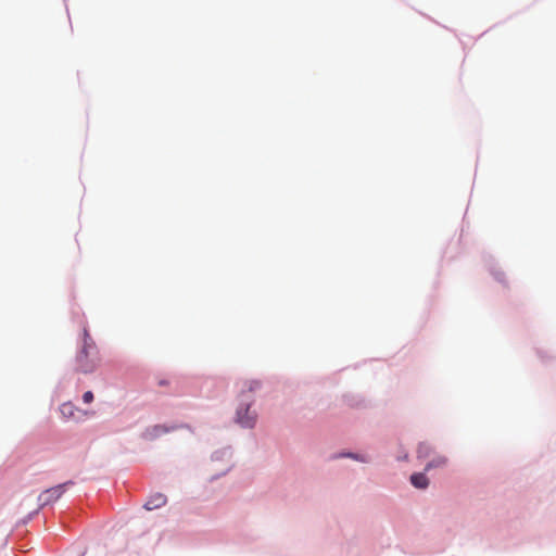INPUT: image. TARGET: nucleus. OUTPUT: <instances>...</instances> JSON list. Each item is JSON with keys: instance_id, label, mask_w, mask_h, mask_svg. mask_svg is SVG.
<instances>
[{"instance_id": "nucleus-1", "label": "nucleus", "mask_w": 556, "mask_h": 556, "mask_svg": "<svg viewBox=\"0 0 556 556\" xmlns=\"http://www.w3.org/2000/svg\"><path fill=\"white\" fill-rule=\"evenodd\" d=\"M100 352L88 329H83V344L75 356V370L91 374L100 365Z\"/></svg>"}, {"instance_id": "nucleus-2", "label": "nucleus", "mask_w": 556, "mask_h": 556, "mask_svg": "<svg viewBox=\"0 0 556 556\" xmlns=\"http://www.w3.org/2000/svg\"><path fill=\"white\" fill-rule=\"evenodd\" d=\"M68 484H72V482H66L45 490L38 497L39 503L45 506L55 502L62 496V494L65 492L66 485Z\"/></svg>"}, {"instance_id": "nucleus-3", "label": "nucleus", "mask_w": 556, "mask_h": 556, "mask_svg": "<svg viewBox=\"0 0 556 556\" xmlns=\"http://www.w3.org/2000/svg\"><path fill=\"white\" fill-rule=\"evenodd\" d=\"M256 415L254 412H250V405L245 407H239L237 410V422L242 427L252 428L255 425Z\"/></svg>"}, {"instance_id": "nucleus-4", "label": "nucleus", "mask_w": 556, "mask_h": 556, "mask_svg": "<svg viewBox=\"0 0 556 556\" xmlns=\"http://www.w3.org/2000/svg\"><path fill=\"white\" fill-rule=\"evenodd\" d=\"M167 502V498L164 494L162 493H155V494H152L148 501L146 502V504L143 505V507L147 509V510H153V509H156V508H160L162 506H164Z\"/></svg>"}, {"instance_id": "nucleus-5", "label": "nucleus", "mask_w": 556, "mask_h": 556, "mask_svg": "<svg viewBox=\"0 0 556 556\" xmlns=\"http://www.w3.org/2000/svg\"><path fill=\"white\" fill-rule=\"evenodd\" d=\"M169 430L170 429L165 426L155 425L146 429V431L143 432V438L146 440H154L160 435L167 433Z\"/></svg>"}, {"instance_id": "nucleus-6", "label": "nucleus", "mask_w": 556, "mask_h": 556, "mask_svg": "<svg viewBox=\"0 0 556 556\" xmlns=\"http://www.w3.org/2000/svg\"><path fill=\"white\" fill-rule=\"evenodd\" d=\"M410 482L417 489H426L429 485V480L422 472L412 475Z\"/></svg>"}, {"instance_id": "nucleus-7", "label": "nucleus", "mask_w": 556, "mask_h": 556, "mask_svg": "<svg viewBox=\"0 0 556 556\" xmlns=\"http://www.w3.org/2000/svg\"><path fill=\"white\" fill-rule=\"evenodd\" d=\"M60 412L65 419H73L78 410L71 402H67L60 406Z\"/></svg>"}, {"instance_id": "nucleus-8", "label": "nucleus", "mask_w": 556, "mask_h": 556, "mask_svg": "<svg viewBox=\"0 0 556 556\" xmlns=\"http://www.w3.org/2000/svg\"><path fill=\"white\" fill-rule=\"evenodd\" d=\"M447 464V458L445 456H437L433 459H431L427 465L425 470L429 471L432 468H440L444 467Z\"/></svg>"}, {"instance_id": "nucleus-9", "label": "nucleus", "mask_w": 556, "mask_h": 556, "mask_svg": "<svg viewBox=\"0 0 556 556\" xmlns=\"http://www.w3.org/2000/svg\"><path fill=\"white\" fill-rule=\"evenodd\" d=\"M417 454H418V457H420V458L428 457L430 454V446L426 443L419 444Z\"/></svg>"}, {"instance_id": "nucleus-10", "label": "nucleus", "mask_w": 556, "mask_h": 556, "mask_svg": "<svg viewBox=\"0 0 556 556\" xmlns=\"http://www.w3.org/2000/svg\"><path fill=\"white\" fill-rule=\"evenodd\" d=\"M83 401L86 404H89L93 401V393L91 391H86L83 395Z\"/></svg>"}]
</instances>
